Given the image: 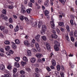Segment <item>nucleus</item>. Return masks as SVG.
<instances>
[{
	"instance_id": "nucleus-37",
	"label": "nucleus",
	"mask_w": 77,
	"mask_h": 77,
	"mask_svg": "<svg viewBox=\"0 0 77 77\" xmlns=\"http://www.w3.org/2000/svg\"><path fill=\"white\" fill-rule=\"evenodd\" d=\"M2 14H4L5 15L6 14V10L3 9L2 11Z\"/></svg>"
},
{
	"instance_id": "nucleus-1",
	"label": "nucleus",
	"mask_w": 77,
	"mask_h": 77,
	"mask_svg": "<svg viewBox=\"0 0 77 77\" xmlns=\"http://www.w3.org/2000/svg\"><path fill=\"white\" fill-rule=\"evenodd\" d=\"M35 39L37 42H39L40 41V35L38 34L35 37Z\"/></svg>"
},
{
	"instance_id": "nucleus-9",
	"label": "nucleus",
	"mask_w": 77,
	"mask_h": 77,
	"mask_svg": "<svg viewBox=\"0 0 77 77\" xmlns=\"http://www.w3.org/2000/svg\"><path fill=\"white\" fill-rule=\"evenodd\" d=\"M30 61L31 63H35L36 62V59L34 57H32Z\"/></svg>"
},
{
	"instance_id": "nucleus-32",
	"label": "nucleus",
	"mask_w": 77,
	"mask_h": 77,
	"mask_svg": "<svg viewBox=\"0 0 77 77\" xmlns=\"http://www.w3.org/2000/svg\"><path fill=\"white\" fill-rule=\"evenodd\" d=\"M62 53L63 54H66V57H68V55L67 54V53H66V51L65 50H63L62 51Z\"/></svg>"
},
{
	"instance_id": "nucleus-59",
	"label": "nucleus",
	"mask_w": 77,
	"mask_h": 77,
	"mask_svg": "<svg viewBox=\"0 0 77 77\" xmlns=\"http://www.w3.org/2000/svg\"><path fill=\"white\" fill-rule=\"evenodd\" d=\"M36 48L38 51H41V48H40L39 47H38V48Z\"/></svg>"
},
{
	"instance_id": "nucleus-34",
	"label": "nucleus",
	"mask_w": 77,
	"mask_h": 77,
	"mask_svg": "<svg viewBox=\"0 0 77 77\" xmlns=\"http://www.w3.org/2000/svg\"><path fill=\"white\" fill-rule=\"evenodd\" d=\"M19 18L20 20L21 21H23V20H24V17L23 16H20V17Z\"/></svg>"
},
{
	"instance_id": "nucleus-22",
	"label": "nucleus",
	"mask_w": 77,
	"mask_h": 77,
	"mask_svg": "<svg viewBox=\"0 0 77 77\" xmlns=\"http://www.w3.org/2000/svg\"><path fill=\"white\" fill-rule=\"evenodd\" d=\"M55 45V46L56 47H59V46H60V44L58 42V41H56V44Z\"/></svg>"
},
{
	"instance_id": "nucleus-19",
	"label": "nucleus",
	"mask_w": 77,
	"mask_h": 77,
	"mask_svg": "<svg viewBox=\"0 0 77 77\" xmlns=\"http://www.w3.org/2000/svg\"><path fill=\"white\" fill-rule=\"evenodd\" d=\"M12 47L14 49H17V46L15 45V44H13L12 45Z\"/></svg>"
},
{
	"instance_id": "nucleus-21",
	"label": "nucleus",
	"mask_w": 77,
	"mask_h": 77,
	"mask_svg": "<svg viewBox=\"0 0 77 77\" xmlns=\"http://www.w3.org/2000/svg\"><path fill=\"white\" fill-rule=\"evenodd\" d=\"M5 29V27L4 26H0V30L2 31V30H4V29Z\"/></svg>"
},
{
	"instance_id": "nucleus-47",
	"label": "nucleus",
	"mask_w": 77,
	"mask_h": 77,
	"mask_svg": "<svg viewBox=\"0 0 77 77\" xmlns=\"http://www.w3.org/2000/svg\"><path fill=\"white\" fill-rule=\"evenodd\" d=\"M50 4H51V6H53V4H54V3L53 2V1H51V0L50 1Z\"/></svg>"
},
{
	"instance_id": "nucleus-58",
	"label": "nucleus",
	"mask_w": 77,
	"mask_h": 77,
	"mask_svg": "<svg viewBox=\"0 0 77 77\" xmlns=\"http://www.w3.org/2000/svg\"><path fill=\"white\" fill-rule=\"evenodd\" d=\"M4 33H8V30L7 29H5L4 30Z\"/></svg>"
},
{
	"instance_id": "nucleus-45",
	"label": "nucleus",
	"mask_w": 77,
	"mask_h": 77,
	"mask_svg": "<svg viewBox=\"0 0 77 77\" xmlns=\"http://www.w3.org/2000/svg\"><path fill=\"white\" fill-rule=\"evenodd\" d=\"M9 53H10V55L11 54H14V51H13L12 50H11L9 51Z\"/></svg>"
},
{
	"instance_id": "nucleus-5",
	"label": "nucleus",
	"mask_w": 77,
	"mask_h": 77,
	"mask_svg": "<svg viewBox=\"0 0 77 77\" xmlns=\"http://www.w3.org/2000/svg\"><path fill=\"white\" fill-rule=\"evenodd\" d=\"M1 18L6 21L8 18V17L7 16H6L5 15L3 14H1Z\"/></svg>"
},
{
	"instance_id": "nucleus-31",
	"label": "nucleus",
	"mask_w": 77,
	"mask_h": 77,
	"mask_svg": "<svg viewBox=\"0 0 77 77\" xmlns=\"http://www.w3.org/2000/svg\"><path fill=\"white\" fill-rule=\"evenodd\" d=\"M54 48L56 51H58L59 50V47L58 46H56V45L54 46Z\"/></svg>"
},
{
	"instance_id": "nucleus-54",
	"label": "nucleus",
	"mask_w": 77,
	"mask_h": 77,
	"mask_svg": "<svg viewBox=\"0 0 77 77\" xmlns=\"http://www.w3.org/2000/svg\"><path fill=\"white\" fill-rule=\"evenodd\" d=\"M59 75V72H57V71H55L56 75Z\"/></svg>"
},
{
	"instance_id": "nucleus-49",
	"label": "nucleus",
	"mask_w": 77,
	"mask_h": 77,
	"mask_svg": "<svg viewBox=\"0 0 77 77\" xmlns=\"http://www.w3.org/2000/svg\"><path fill=\"white\" fill-rule=\"evenodd\" d=\"M9 21L10 23H12L13 22V21L12 20V18L11 17L9 19Z\"/></svg>"
},
{
	"instance_id": "nucleus-4",
	"label": "nucleus",
	"mask_w": 77,
	"mask_h": 77,
	"mask_svg": "<svg viewBox=\"0 0 77 77\" xmlns=\"http://www.w3.org/2000/svg\"><path fill=\"white\" fill-rule=\"evenodd\" d=\"M20 74H22L21 77H26L24 74H25V71L23 70H21L20 71Z\"/></svg>"
},
{
	"instance_id": "nucleus-53",
	"label": "nucleus",
	"mask_w": 77,
	"mask_h": 77,
	"mask_svg": "<svg viewBox=\"0 0 77 77\" xmlns=\"http://www.w3.org/2000/svg\"><path fill=\"white\" fill-rule=\"evenodd\" d=\"M51 31L53 33H54V34H55L56 33V31L54 29H52Z\"/></svg>"
},
{
	"instance_id": "nucleus-27",
	"label": "nucleus",
	"mask_w": 77,
	"mask_h": 77,
	"mask_svg": "<svg viewBox=\"0 0 77 77\" xmlns=\"http://www.w3.org/2000/svg\"><path fill=\"white\" fill-rule=\"evenodd\" d=\"M23 59L25 62H27L28 61V60H27V58L26 57H24Z\"/></svg>"
},
{
	"instance_id": "nucleus-61",
	"label": "nucleus",
	"mask_w": 77,
	"mask_h": 77,
	"mask_svg": "<svg viewBox=\"0 0 77 77\" xmlns=\"http://www.w3.org/2000/svg\"><path fill=\"white\" fill-rule=\"evenodd\" d=\"M71 40L72 41V42H74V38L72 37H71Z\"/></svg>"
},
{
	"instance_id": "nucleus-35",
	"label": "nucleus",
	"mask_w": 77,
	"mask_h": 77,
	"mask_svg": "<svg viewBox=\"0 0 77 77\" xmlns=\"http://www.w3.org/2000/svg\"><path fill=\"white\" fill-rule=\"evenodd\" d=\"M20 59V58L19 57H15V60L16 62H18Z\"/></svg>"
},
{
	"instance_id": "nucleus-17",
	"label": "nucleus",
	"mask_w": 77,
	"mask_h": 77,
	"mask_svg": "<svg viewBox=\"0 0 77 77\" xmlns=\"http://www.w3.org/2000/svg\"><path fill=\"white\" fill-rule=\"evenodd\" d=\"M58 24H59V26H63L64 25V23L63 22H60L58 23Z\"/></svg>"
},
{
	"instance_id": "nucleus-12",
	"label": "nucleus",
	"mask_w": 77,
	"mask_h": 77,
	"mask_svg": "<svg viewBox=\"0 0 77 77\" xmlns=\"http://www.w3.org/2000/svg\"><path fill=\"white\" fill-rule=\"evenodd\" d=\"M57 69L58 71H59L60 69V65L59 64H58L57 66Z\"/></svg>"
},
{
	"instance_id": "nucleus-60",
	"label": "nucleus",
	"mask_w": 77,
	"mask_h": 77,
	"mask_svg": "<svg viewBox=\"0 0 77 77\" xmlns=\"http://www.w3.org/2000/svg\"><path fill=\"white\" fill-rule=\"evenodd\" d=\"M47 69L48 71H51V69H50V68L48 67H47Z\"/></svg>"
},
{
	"instance_id": "nucleus-2",
	"label": "nucleus",
	"mask_w": 77,
	"mask_h": 77,
	"mask_svg": "<svg viewBox=\"0 0 77 77\" xmlns=\"http://www.w3.org/2000/svg\"><path fill=\"white\" fill-rule=\"evenodd\" d=\"M5 65L3 64L0 65V70H2V71H5Z\"/></svg>"
},
{
	"instance_id": "nucleus-18",
	"label": "nucleus",
	"mask_w": 77,
	"mask_h": 77,
	"mask_svg": "<svg viewBox=\"0 0 77 77\" xmlns=\"http://www.w3.org/2000/svg\"><path fill=\"white\" fill-rule=\"evenodd\" d=\"M18 30H19V27L17 26L14 29V32H18Z\"/></svg>"
},
{
	"instance_id": "nucleus-8",
	"label": "nucleus",
	"mask_w": 77,
	"mask_h": 77,
	"mask_svg": "<svg viewBox=\"0 0 77 77\" xmlns=\"http://www.w3.org/2000/svg\"><path fill=\"white\" fill-rule=\"evenodd\" d=\"M50 22L51 25V27L53 29H54V27H55V25H54V21H51Z\"/></svg>"
},
{
	"instance_id": "nucleus-11",
	"label": "nucleus",
	"mask_w": 77,
	"mask_h": 77,
	"mask_svg": "<svg viewBox=\"0 0 77 77\" xmlns=\"http://www.w3.org/2000/svg\"><path fill=\"white\" fill-rule=\"evenodd\" d=\"M14 66H15L16 68H19L20 67V64H19L18 63L16 62L14 63Z\"/></svg>"
},
{
	"instance_id": "nucleus-25",
	"label": "nucleus",
	"mask_w": 77,
	"mask_h": 77,
	"mask_svg": "<svg viewBox=\"0 0 77 77\" xmlns=\"http://www.w3.org/2000/svg\"><path fill=\"white\" fill-rule=\"evenodd\" d=\"M60 75L61 77H64V75L65 74H64V72L63 71H61L60 72Z\"/></svg>"
},
{
	"instance_id": "nucleus-16",
	"label": "nucleus",
	"mask_w": 77,
	"mask_h": 77,
	"mask_svg": "<svg viewBox=\"0 0 77 77\" xmlns=\"http://www.w3.org/2000/svg\"><path fill=\"white\" fill-rule=\"evenodd\" d=\"M36 56L37 57L40 58L42 57V54H37Z\"/></svg>"
},
{
	"instance_id": "nucleus-15",
	"label": "nucleus",
	"mask_w": 77,
	"mask_h": 77,
	"mask_svg": "<svg viewBox=\"0 0 77 77\" xmlns=\"http://www.w3.org/2000/svg\"><path fill=\"white\" fill-rule=\"evenodd\" d=\"M44 5L45 6L48 7L49 5V2L47 1H45L44 2Z\"/></svg>"
},
{
	"instance_id": "nucleus-51",
	"label": "nucleus",
	"mask_w": 77,
	"mask_h": 77,
	"mask_svg": "<svg viewBox=\"0 0 77 77\" xmlns=\"http://www.w3.org/2000/svg\"><path fill=\"white\" fill-rule=\"evenodd\" d=\"M70 23L72 26H73V25L74 24V23H73V20H70Z\"/></svg>"
},
{
	"instance_id": "nucleus-29",
	"label": "nucleus",
	"mask_w": 77,
	"mask_h": 77,
	"mask_svg": "<svg viewBox=\"0 0 77 77\" xmlns=\"http://www.w3.org/2000/svg\"><path fill=\"white\" fill-rule=\"evenodd\" d=\"M31 11H32L31 8L28 9L26 10V11L28 14H30Z\"/></svg>"
},
{
	"instance_id": "nucleus-62",
	"label": "nucleus",
	"mask_w": 77,
	"mask_h": 77,
	"mask_svg": "<svg viewBox=\"0 0 77 77\" xmlns=\"http://www.w3.org/2000/svg\"><path fill=\"white\" fill-rule=\"evenodd\" d=\"M24 19L25 21H27V22H28V21H29V19H28V18H27V17H24Z\"/></svg>"
},
{
	"instance_id": "nucleus-7",
	"label": "nucleus",
	"mask_w": 77,
	"mask_h": 77,
	"mask_svg": "<svg viewBox=\"0 0 77 77\" xmlns=\"http://www.w3.org/2000/svg\"><path fill=\"white\" fill-rule=\"evenodd\" d=\"M51 63L52 65L54 66H56V61L54 59H53L51 60Z\"/></svg>"
},
{
	"instance_id": "nucleus-40",
	"label": "nucleus",
	"mask_w": 77,
	"mask_h": 77,
	"mask_svg": "<svg viewBox=\"0 0 77 77\" xmlns=\"http://www.w3.org/2000/svg\"><path fill=\"white\" fill-rule=\"evenodd\" d=\"M60 30L62 32H64V31H65V29L62 27H61L60 28Z\"/></svg>"
},
{
	"instance_id": "nucleus-24",
	"label": "nucleus",
	"mask_w": 77,
	"mask_h": 77,
	"mask_svg": "<svg viewBox=\"0 0 77 77\" xmlns=\"http://www.w3.org/2000/svg\"><path fill=\"white\" fill-rule=\"evenodd\" d=\"M59 1H60L61 3L63 4V5H64L65 3L66 2V0H59Z\"/></svg>"
},
{
	"instance_id": "nucleus-41",
	"label": "nucleus",
	"mask_w": 77,
	"mask_h": 77,
	"mask_svg": "<svg viewBox=\"0 0 77 77\" xmlns=\"http://www.w3.org/2000/svg\"><path fill=\"white\" fill-rule=\"evenodd\" d=\"M28 5L29 6V7H32V5H33L32 4V3L31 2H30L29 3Z\"/></svg>"
},
{
	"instance_id": "nucleus-55",
	"label": "nucleus",
	"mask_w": 77,
	"mask_h": 77,
	"mask_svg": "<svg viewBox=\"0 0 77 77\" xmlns=\"http://www.w3.org/2000/svg\"><path fill=\"white\" fill-rule=\"evenodd\" d=\"M74 36L75 37H77V32L75 31L74 32Z\"/></svg>"
},
{
	"instance_id": "nucleus-26",
	"label": "nucleus",
	"mask_w": 77,
	"mask_h": 77,
	"mask_svg": "<svg viewBox=\"0 0 77 77\" xmlns=\"http://www.w3.org/2000/svg\"><path fill=\"white\" fill-rule=\"evenodd\" d=\"M66 28L67 31H68V32H70V30H69V26L67 25L66 26Z\"/></svg>"
},
{
	"instance_id": "nucleus-14",
	"label": "nucleus",
	"mask_w": 77,
	"mask_h": 77,
	"mask_svg": "<svg viewBox=\"0 0 77 77\" xmlns=\"http://www.w3.org/2000/svg\"><path fill=\"white\" fill-rule=\"evenodd\" d=\"M32 26L36 27L37 26V22H35V23H32Z\"/></svg>"
},
{
	"instance_id": "nucleus-42",
	"label": "nucleus",
	"mask_w": 77,
	"mask_h": 77,
	"mask_svg": "<svg viewBox=\"0 0 77 77\" xmlns=\"http://www.w3.org/2000/svg\"><path fill=\"white\" fill-rule=\"evenodd\" d=\"M5 44H10V42L9 41H6L5 42Z\"/></svg>"
},
{
	"instance_id": "nucleus-23",
	"label": "nucleus",
	"mask_w": 77,
	"mask_h": 77,
	"mask_svg": "<svg viewBox=\"0 0 77 77\" xmlns=\"http://www.w3.org/2000/svg\"><path fill=\"white\" fill-rule=\"evenodd\" d=\"M15 42L17 44H19L20 43V41L18 39H16L15 40Z\"/></svg>"
},
{
	"instance_id": "nucleus-48",
	"label": "nucleus",
	"mask_w": 77,
	"mask_h": 77,
	"mask_svg": "<svg viewBox=\"0 0 77 77\" xmlns=\"http://www.w3.org/2000/svg\"><path fill=\"white\" fill-rule=\"evenodd\" d=\"M53 56V54L52 53H51L49 56V59H51V57H52Z\"/></svg>"
},
{
	"instance_id": "nucleus-44",
	"label": "nucleus",
	"mask_w": 77,
	"mask_h": 77,
	"mask_svg": "<svg viewBox=\"0 0 77 77\" xmlns=\"http://www.w3.org/2000/svg\"><path fill=\"white\" fill-rule=\"evenodd\" d=\"M7 68L8 69H12V66L10 65H8Z\"/></svg>"
},
{
	"instance_id": "nucleus-28",
	"label": "nucleus",
	"mask_w": 77,
	"mask_h": 77,
	"mask_svg": "<svg viewBox=\"0 0 77 77\" xmlns=\"http://www.w3.org/2000/svg\"><path fill=\"white\" fill-rule=\"evenodd\" d=\"M65 37L67 41H69V37H68V34L66 35Z\"/></svg>"
},
{
	"instance_id": "nucleus-46",
	"label": "nucleus",
	"mask_w": 77,
	"mask_h": 77,
	"mask_svg": "<svg viewBox=\"0 0 77 77\" xmlns=\"http://www.w3.org/2000/svg\"><path fill=\"white\" fill-rule=\"evenodd\" d=\"M26 70L27 71H28V72H30V71H31V69H30V68H26Z\"/></svg>"
},
{
	"instance_id": "nucleus-3",
	"label": "nucleus",
	"mask_w": 77,
	"mask_h": 77,
	"mask_svg": "<svg viewBox=\"0 0 77 77\" xmlns=\"http://www.w3.org/2000/svg\"><path fill=\"white\" fill-rule=\"evenodd\" d=\"M46 48L48 50H50L51 49V46H50V44L48 42H46Z\"/></svg>"
},
{
	"instance_id": "nucleus-30",
	"label": "nucleus",
	"mask_w": 77,
	"mask_h": 77,
	"mask_svg": "<svg viewBox=\"0 0 77 77\" xmlns=\"http://www.w3.org/2000/svg\"><path fill=\"white\" fill-rule=\"evenodd\" d=\"M17 71V69L16 68H14L13 70V72L14 73H16Z\"/></svg>"
},
{
	"instance_id": "nucleus-56",
	"label": "nucleus",
	"mask_w": 77,
	"mask_h": 77,
	"mask_svg": "<svg viewBox=\"0 0 77 77\" xmlns=\"http://www.w3.org/2000/svg\"><path fill=\"white\" fill-rule=\"evenodd\" d=\"M13 76L14 77H18V74L17 73L16 74H13Z\"/></svg>"
},
{
	"instance_id": "nucleus-39",
	"label": "nucleus",
	"mask_w": 77,
	"mask_h": 77,
	"mask_svg": "<svg viewBox=\"0 0 77 77\" xmlns=\"http://www.w3.org/2000/svg\"><path fill=\"white\" fill-rule=\"evenodd\" d=\"M44 13L45 14V15H46L48 14V11L47 10H45L44 12Z\"/></svg>"
},
{
	"instance_id": "nucleus-10",
	"label": "nucleus",
	"mask_w": 77,
	"mask_h": 77,
	"mask_svg": "<svg viewBox=\"0 0 77 77\" xmlns=\"http://www.w3.org/2000/svg\"><path fill=\"white\" fill-rule=\"evenodd\" d=\"M51 37L52 38L57 39V35L55 34H53L51 35Z\"/></svg>"
},
{
	"instance_id": "nucleus-52",
	"label": "nucleus",
	"mask_w": 77,
	"mask_h": 77,
	"mask_svg": "<svg viewBox=\"0 0 77 77\" xmlns=\"http://www.w3.org/2000/svg\"><path fill=\"white\" fill-rule=\"evenodd\" d=\"M13 8H14V7L12 5H10L8 6V8H9L10 9H13Z\"/></svg>"
},
{
	"instance_id": "nucleus-63",
	"label": "nucleus",
	"mask_w": 77,
	"mask_h": 77,
	"mask_svg": "<svg viewBox=\"0 0 77 77\" xmlns=\"http://www.w3.org/2000/svg\"><path fill=\"white\" fill-rule=\"evenodd\" d=\"M35 77H39V75L38 74L35 73Z\"/></svg>"
},
{
	"instance_id": "nucleus-33",
	"label": "nucleus",
	"mask_w": 77,
	"mask_h": 77,
	"mask_svg": "<svg viewBox=\"0 0 77 77\" xmlns=\"http://www.w3.org/2000/svg\"><path fill=\"white\" fill-rule=\"evenodd\" d=\"M42 29L43 30H45L46 29V26L45 25H43L42 26Z\"/></svg>"
},
{
	"instance_id": "nucleus-64",
	"label": "nucleus",
	"mask_w": 77,
	"mask_h": 77,
	"mask_svg": "<svg viewBox=\"0 0 77 77\" xmlns=\"http://www.w3.org/2000/svg\"><path fill=\"white\" fill-rule=\"evenodd\" d=\"M4 77H9V75L8 74H6L5 75Z\"/></svg>"
},
{
	"instance_id": "nucleus-6",
	"label": "nucleus",
	"mask_w": 77,
	"mask_h": 77,
	"mask_svg": "<svg viewBox=\"0 0 77 77\" xmlns=\"http://www.w3.org/2000/svg\"><path fill=\"white\" fill-rule=\"evenodd\" d=\"M24 43L25 45H27V46L28 47H29V45H30V44L29 43V41H28L27 40H25L24 41Z\"/></svg>"
},
{
	"instance_id": "nucleus-20",
	"label": "nucleus",
	"mask_w": 77,
	"mask_h": 77,
	"mask_svg": "<svg viewBox=\"0 0 77 77\" xmlns=\"http://www.w3.org/2000/svg\"><path fill=\"white\" fill-rule=\"evenodd\" d=\"M27 54L29 56H30L31 55H32V54H31V51L30 50H28L27 51Z\"/></svg>"
},
{
	"instance_id": "nucleus-13",
	"label": "nucleus",
	"mask_w": 77,
	"mask_h": 77,
	"mask_svg": "<svg viewBox=\"0 0 77 77\" xmlns=\"http://www.w3.org/2000/svg\"><path fill=\"white\" fill-rule=\"evenodd\" d=\"M42 21H40L38 22V28L41 27V26H42Z\"/></svg>"
},
{
	"instance_id": "nucleus-36",
	"label": "nucleus",
	"mask_w": 77,
	"mask_h": 77,
	"mask_svg": "<svg viewBox=\"0 0 77 77\" xmlns=\"http://www.w3.org/2000/svg\"><path fill=\"white\" fill-rule=\"evenodd\" d=\"M69 17L72 19H74L75 17V15H69Z\"/></svg>"
},
{
	"instance_id": "nucleus-57",
	"label": "nucleus",
	"mask_w": 77,
	"mask_h": 77,
	"mask_svg": "<svg viewBox=\"0 0 77 77\" xmlns=\"http://www.w3.org/2000/svg\"><path fill=\"white\" fill-rule=\"evenodd\" d=\"M35 71L37 72V73H38L39 72V70L38 68H36L35 69Z\"/></svg>"
},
{
	"instance_id": "nucleus-50",
	"label": "nucleus",
	"mask_w": 77,
	"mask_h": 77,
	"mask_svg": "<svg viewBox=\"0 0 77 77\" xmlns=\"http://www.w3.org/2000/svg\"><path fill=\"white\" fill-rule=\"evenodd\" d=\"M6 54L8 56H11V54H10L9 51L6 52Z\"/></svg>"
},
{
	"instance_id": "nucleus-38",
	"label": "nucleus",
	"mask_w": 77,
	"mask_h": 77,
	"mask_svg": "<svg viewBox=\"0 0 77 77\" xmlns=\"http://www.w3.org/2000/svg\"><path fill=\"white\" fill-rule=\"evenodd\" d=\"M42 38L44 41H46L47 40V37L45 36H42Z\"/></svg>"
},
{
	"instance_id": "nucleus-43",
	"label": "nucleus",
	"mask_w": 77,
	"mask_h": 77,
	"mask_svg": "<svg viewBox=\"0 0 77 77\" xmlns=\"http://www.w3.org/2000/svg\"><path fill=\"white\" fill-rule=\"evenodd\" d=\"M35 45L36 48H38L39 46V44L38 43H36L35 44Z\"/></svg>"
}]
</instances>
